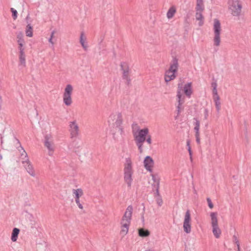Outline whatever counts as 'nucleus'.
Listing matches in <instances>:
<instances>
[{"mask_svg": "<svg viewBox=\"0 0 251 251\" xmlns=\"http://www.w3.org/2000/svg\"><path fill=\"white\" fill-rule=\"evenodd\" d=\"M10 11L12 12V16L14 20H16L17 18L18 12L16 10L13 8H11Z\"/></svg>", "mask_w": 251, "mask_h": 251, "instance_id": "2f4dec72", "label": "nucleus"}, {"mask_svg": "<svg viewBox=\"0 0 251 251\" xmlns=\"http://www.w3.org/2000/svg\"><path fill=\"white\" fill-rule=\"evenodd\" d=\"M206 200H207V203H208V205L209 206V207L210 208V209H212L214 207V205H213V204L210 199V198H207L206 199Z\"/></svg>", "mask_w": 251, "mask_h": 251, "instance_id": "e433bc0d", "label": "nucleus"}, {"mask_svg": "<svg viewBox=\"0 0 251 251\" xmlns=\"http://www.w3.org/2000/svg\"><path fill=\"white\" fill-rule=\"evenodd\" d=\"M20 230L18 228L14 227L12 231L11 239L13 242H16L18 239Z\"/></svg>", "mask_w": 251, "mask_h": 251, "instance_id": "412c9836", "label": "nucleus"}, {"mask_svg": "<svg viewBox=\"0 0 251 251\" xmlns=\"http://www.w3.org/2000/svg\"><path fill=\"white\" fill-rule=\"evenodd\" d=\"M73 86L71 84H67L65 88L63 94V102L67 106L70 105L72 103L71 95L73 92Z\"/></svg>", "mask_w": 251, "mask_h": 251, "instance_id": "6e6552de", "label": "nucleus"}, {"mask_svg": "<svg viewBox=\"0 0 251 251\" xmlns=\"http://www.w3.org/2000/svg\"><path fill=\"white\" fill-rule=\"evenodd\" d=\"M168 70H167L165 73V80L166 82H168L172 80H174L176 77V74L177 72H175L172 71L170 73H168Z\"/></svg>", "mask_w": 251, "mask_h": 251, "instance_id": "6ab92c4d", "label": "nucleus"}, {"mask_svg": "<svg viewBox=\"0 0 251 251\" xmlns=\"http://www.w3.org/2000/svg\"><path fill=\"white\" fill-rule=\"evenodd\" d=\"M196 10L197 11H202L204 10L203 4L197 3Z\"/></svg>", "mask_w": 251, "mask_h": 251, "instance_id": "72a5a7b5", "label": "nucleus"}, {"mask_svg": "<svg viewBox=\"0 0 251 251\" xmlns=\"http://www.w3.org/2000/svg\"><path fill=\"white\" fill-rule=\"evenodd\" d=\"M176 12V8L174 6H171L167 13V16L168 19L173 18Z\"/></svg>", "mask_w": 251, "mask_h": 251, "instance_id": "a878e982", "label": "nucleus"}, {"mask_svg": "<svg viewBox=\"0 0 251 251\" xmlns=\"http://www.w3.org/2000/svg\"><path fill=\"white\" fill-rule=\"evenodd\" d=\"M126 163L125 164L124 171V180L127 184L129 188L131 187L132 181V176L133 174V170L132 167V162L130 158L126 159Z\"/></svg>", "mask_w": 251, "mask_h": 251, "instance_id": "7ed1b4c3", "label": "nucleus"}, {"mask_svg": "<svg viewBox=\"0 0 251 251\" xmlns=\"http://www.w3.org/2000/svg\"><path fill=\"white\" fill-rule=\"evenodd\" d=\"M197 3L203 4V0H197Z\"/></svg>", "mask_w": 251, "mask_h": 251, "instance_id": "de8ad7c7", "label": "nucleus"}, {"mask_svg": "<svg viewBox=\"0 0 251 251\" xmlns=\"http://www.w3.org/2000/svg\"><path fill=\"white\" fill-rule=\"evenodd\" d=\"M142 220L143 221V222L144 221V215H143L142 216Z\"/></svg>", "mask_w": 251, "mask_h": 251, "instance_id": "603ef678", "label": "nucleus"}, {"mask_svg": "<svg viewBox=\"0 0 251 251\" xmlns=\"http://www.w3.org/2000/svg\"><path fill=\"white\" fill-rule=\"evenodd\" d=\"M49 42L50 43H51V44L52 45V46L53 45L54 43H53V41H52V38H49Z\"/></svg>", "mask_w": 251, "mask_h": 251, "instance_id": "49530a36", "label": "nucleus"}, {"mask_svg": "<svg viewBox=\"0 0 251 251\" xmlns=\"http://www.w3.org/2000/svg\"><path fill=\"white\" fill-rule=\"evenodd\" d=\"M69 126L71 128V134L72 137H76L78 133V126L76 123V122H71Z\"/></svg>", "mask_w": 251, "mask_h": 251, "instance_id": "a211bd4d", "label": "nucleus"}, {"mask_svg": "<svg viewBox=\"0 0 251 251\" xmlns=\"http://www.w3.org/2000/svg\"><path fill=\"white\" fill-rule=\"evenodd\" d=\"M217 83L216 82H212L211 83V86L213 87L212 93L213 94H217L218 93L217 90Z\"/></svg>", "mask_w": 251, "mask_h": 251, "instance_id": "f704fd0d", "label": "nucleus"}, {"mask_svg": "<svg viewBox=\"0 0 251 251\" xmlns=\"http://www.w3.org/2000/svg\"><path fill=\"white\" fill-rule=\"evenodd\" d=\"M217 215L216 212H211L210 214L212 232L215 237L218 238L221 234V231L218 226Z\"/></svg>", "mask_w": 251, "mask_h": 251, "instance_id": "0eeeda50", "label": "nucleus"}, {"mask_svg": "<svg viewBox=\"0 0 251 251\" xmlns=\"http://www.w3.org/2000/svg\"><path fill=\"white\" fill-rule=\"evenodd\" d=\"M182 88H183L182 90L185 96L187 98H190L193 94L192 82H190L185 84L184 86H183Z\"/></svg>", "mask_w": 251, "mask_h": 251, "instance_id": "2eb2a0df", "label": "nucleus"}, {"mask_svg": "<svg viewBox=\"0 0 251 251\" xmlns=\"http://www.w3.org/2000/svg\"><path fill=\"white\" fill-rule=\"evenodd\" d=\"M24 152L25 153V158L26 159L25 161H23V164H25V167L26 170L27 172L31 176H35L34 171L32 165L30 163L29 161L28 160V156L27 153L25 152V151L24 150Z\"/></svg>", "mask_w": 251, "mask_h": 251, "instance_id": "f8f14e48", "label": "nucleus"}, {"mask_svg": "<svg viewBox=\"0 0 251 251\" xmlns=\"http://www.w3.org/2000/svg\"><path fill=\"white\" fill-rule=\"evenodd\" d=\"M75 202L77 204V206L80 209L83 208V206L81 203H80L79 201V199H75Z\"/></svg>", "mask_w": 251, "mask_h": 251, "instance_id": "a19ab883", "label": "nucleus"}, {"mask_svg": "<svg viewBox=\"0 0 251 251\" xmlns=\"http://www.w3.org/2000/svg\"><path fill=\"white\" fill-rule=\"evenodd\" d=\"M156 202L159 206H161L163 204V200L161 196L158 197L156 200Z\"/></svg>", "mask_w": 251, "mask_h": 251, "instance_id": "c9c22d12", "label": "nucleus"}, {"mask_svg": "<svg viewBox=\"0 0 251 251\" xmlns=\"http://www.w3.org/2000/svg\"><path fill=\"white\" fill-rule=\"evenodd\" d=\"M149 133V130L147 127L138 129L136 132H133L136 144L140 153L143 152V145Z\"/></svg>", "mask_w": 251, "mask_h": 251, "instance_id": "f03ea898", "label": "nucleus"}, {"mask_svg": "<svg viewBox=\"0 0 251 251\" xmlns=\"http://www.w3.org/2000/svg\"><path fill=\"white\" fill-rule=\"evenodd\" d=\"M202 11H197L196 13V19L197 20L199 21V26H202L204 24V17L201 13Z\"/></svg>", "mask_w": 251, "mask_h": 251, "instance_id": "5701e85b", "label": "nucleus"}, {"mask_svg": "<svg viewBox=\"0 0 251 251\" xmlns=\"http://www.w3.org/2000/svg\"><path fill=\"white\" fill-rule=\"evenodd\" d=\"M146 251H152L151 249L146 250Z\"/></svg>", "mask_w": 251, "mask_h": 251, "instance_id": "864d4df0", "label": "nucleus"}, {"mask_svg": "<svg viewBox=\"0 0 251 251\" xmlns=\"http://www.w3.org/2000/svg\"><path fill=\"white\" fill-rule=\"evenodd\" d=\"M133 210V208L131 205L127 206L122 218L123 222L126 221L129 222V221H131Z\"/></svg>", "mask_w": 251, "mask_h": 251, "instance_id": "4468645a", "label": "nucleus"}, {"mask_svg": "<svg viewBox=\"0 0 251 251\" xmlns=\"http://www.w3.org/2000/svg\"><path fill=\"white\" fill-rule=\"evenodd\" d=\"M25 34L27 37H31L33 36V27L30 24H28L26 26Z\"/></svg>", "mask_w": 251, "mask_h": 251, "instance_id": "393cba45", "label": "nucleus"}, {"mask_svg": "<svg viewBox=\"0 0 251 251\" xmlns=\"http://www.w3.org/2000/svg\"><path fill=\"white\" fill-rule=\"evenodd\" d=\"M154 161L150 156L145 157L144 160V166L145 169L150 172H152Z\"/></svg>", "mask_w": 251, "mask_h": 251, "instance_id": "ddd939ff", "label": "nucleus"}, {"mask_svg": "<svg viewBox=\"0 0 251 251\" xmlns=\"http://www.w3.org/2000/svg\"><path fill=\"white\" fill-rule=\"evenodd\" d=\"M208 117V110L207 108H205L204 110V120H206Z\"/></svg>", "mask_w": 251, "mask_h": 251, "instance_id": "ea45409f", "label": "nucleus"}, {"mask_svg": "<svg viewBox=\"0 0 251 251\" xmlns=\"http://www.w3.org/2000/svg\"><path fill=\"white\" fill-rule=\"evenodd\" d=\"M2 156L1 155V154H0V159H2Z\"/></svg>", "mask_w": 251, "mask_h": 251, "instance_id": "5fc2aeb1", "label": "nucleus"}, {"mask_svg": "<svg viewBox=\"0 0 251 251\" xmlns=\"http://www.w3.org/2000/svg\"><path fill=\"white\" fill-rule=\"evenodd\" d=\"M51 138L52 137L50 134L45 135L44 137V146L49 150V155H52L54 151L53 143Z\"/></svg>", "mask_w": 251, "mask_h": 251, "instance_id": "9b49d317", "label": "nucleus"}, {"mask_svg": "<svg viewBox=\"0 0 251 251\" xmlns=\"http://www.w3.org/2000/svg\"><path fill=\"white\" fill-rule=\"evenodd\" d=\"M229 9L234 16H239L241 14L242 6L239 0H228Z\"/></svg>", "mask_w": 251, "mask_h": 251, "instance_id": "39448f33", "label": "nucleus"}, {"mask_svg": "<svg viewBox=\"0 0 251 251\" xmlns=\"http://www.w3.org/2000/svg\"><path fill=\"white\" fill-rule=\"evenodd\" d=\"M55 30H53L51 32L50 38H53V35H54V34L55 33Z\"/></svg>", "mask_w": 251, "mask_h": 251, "instance_id": "09e8293b", "label": "nucleus"}, {"mask_svg": "<svg viewBox=\"0 0 251 251\" xmlns=\"http://www.w3.org/2000/svg\"><path fill=\"white\" fill-rule=\"evenodd\" d=\"M183 80L180 78L179 82L177 84V89L176 92V99L178 102V105L176 106L177 115L175 117V119H177V117L179 116L181 112V106L184 102V97L182 98L181 91H182Z\"/></svg>", "mask_w": 251, "mask_h": 251, "instance_id": "20e7f679", "label": "nucleus"}, {"mask_svg": "<svg viewBox=\"0 0 251 251\" xmlns=\"http://www.w3.org/2000/svg\"><path fill=\"white\" fill-rule=\"evenodd\" d=\"M233 242L236 244L238 251H240V244L239 241L236 235L233 236Z\"/></svg>", "mask_w": 251, "mask_h": 251, "instance_id": "473e14b6", "label": "nucleus"}, {"mask_svg": "<svg viewBox=\"0 0 251 251\" xmlns=\"http://www.w3.org/2000/svg\"><path fill=\"white\" fill-rule=\"evenodd\" d=\"M191 220L190 211L187 210L185 213L183 222V229L186 233H190L191 231Z\"/></svg>", "mask_w": 251, "mask_h": 251, "instance_id": "9d476101", "label": "nucleus"}, {"mask_svg": "<svg viewBox=\"0 0 251 251\" xmlns=\"http://www.w3.org/2000/svg\"><path fill=\"white\" fill-rule=\"evenodd\" d=\"M213 98L214 101L215 102V104L216 106V109L218 112H219L221 108V102L220 101V97L217 94H213Z\"/></svg>", "mask_w": 251, "mask_h": 251, "instance_id": "aec40b11", "label": "nucleus"}, {"mask_svg": "<svg viewBox=\"0 0 251 251\" xmlns=\"http://www.w3.org/2000/svg\"><path fill=\"white\" fill-rule=\"evenodd\" d=\"M188 151L189 152V156H192L193 152L191 147H189V148H188Z\"/></svg>", "mask_w": 251, "mask_h": 251, "instance_id": "c03bdc74", "label": "nucleus"}, {"mask_svg": "<svg viewBox=\"0 0 251 251\" xmlns=\"http://www.w3.org/2000/svg\"><path fill=\"white\" fill-rule=\"evenodd\" d=\"M86 39V38L84 36V32H81L80 36V43L85 50H87L88 47L87 43L85 42Z\"/></svg>", "mask_w": 251, "mask_h": 251, "instance_id": "b1692460", "label": "nucleus"}, {"mask_svg": "<svg viewBox=\"0 0 251 251\" xmlns=\"http://www.w3.org/2000/svg\"><path fill=\"white\" fill-rule=\"evenodd\" d=\"M151 176H152V180H153V181H154V182H156V183H157V181H159V180L158 179H157V178H156V177H155V175H151Z\"/></svg>", "mask_w": 251, "mask_h": 251, "instance_id": "37998d69", "label": "nucleus"}, {"mask_svg": "<svg viewBox=\"0 0 251 251\" xmlns=\"http://www.w3.org/2000/svg\"><path fill=\"white\" fill-rule=\"evenodd\" d=\"M18 39V43H25V40L23 38V34L22 32H20L17 36Z\"/></svg>", "mask_w": 251, "mask_h": 251, "instance_id": "c756f323", "label": "nucleus"}, {"mask_svg": "<svg viewBox=\"0 0 251 251\" xmlns=\"http://www.w3.org/2000/svg\"><path fill=\"white\" fill-rule=\"evenodd\" d=\"M74 194L75 195V199H79V198L82 196L83 191L81 189H77L76 190H73Z\"/></svg>", "mask_w": 251, "mask_h": 251, "instance_id": "c85d7f7f", "label": "nucleus"}, {"mask_svg": "<svg viewBox=\"0 0 251 251\" xmlns=\"http://www.w3.org/2000/svg\"><path fill=\"white\" fill-rule=\"evenodd\" d=\"M130 224V221H129V222L126 221V223H124V222H123L122 221H121V224H122V227L125 228L126 232H128Z\"/></svg>", "mask_w": 251, "mask_h": 251, "instance_id": "7c9ffc66", "label": "nucleus"}, {"mask_svg": "<svg viewBox=\"0 0 251 251\" xmlns=\"http://www.w3.org/2000/svg\"><path fill=\"white\" fill-rule=\"evenodd\" d=\"M120 67L121 70L123 71L122 78L123 79L126 80V84L128 86L131 85V79L128 76L129 71L128 65L125 62L121 63Z\"/></svg>", "mask_w": 251, "mask_h": 251, "instance_id": "1a4fd4ad", "label": "nucleus"}, {"mask_svg": "<svg viewBox=\"0 0 251 251\" xmlns=\"http://www.w3.org/2000/svg\"><path fill=\"white\" fill-rule=\"evenodd\" d=\"M178 67V59L176 56H173V59L171 62L170 68L168 70V73H170V72L172 71L175 72H177Z\"/></svg>", "mask_w": 251, "mask_h": 251, "instance_id": "f3484780", "label": "nucleus"}, {"mask_svg": "<svg viewBox=\"0 0 251 251\" xmlns=\"http://www.w3.org/2000/svg\"><path fill=\"white\" fill-rule=\"evenodd\" d=\"M213 29L214 32V45L216 46H219L221 42L220 34L221 27L220 21L217 19H214Z\"/></svg>", "mask_w": 251, "mask_h": 251, "instance_id": "423d86ee", "label": "nucleus"}, {"mask_svg": "<svg viewBox=\"0 0 251 251\" xmlns=\"http://www.w3.org/2000/svg\"><path fill=\"white\" fill-rule=\"evenodd\" d=\"M29 15H28L26 16V18H25L26 20L27 21V23H28L27 21H28V19H29Z\"/></svg>", "mask_w": 251, "mask_h": 251, "instance_id": "8fccbe9b", "label": "nucleus"}, {"mask_svg": "<svg viewBox=\"0 0 251 251\" xmlns=\"http://www.w3.org/2000/svg\"><path fill=\"white\" fill-rule=\"evenodd\" d=\"M109 118L113 121L115 120L110 127V132L112 133L113 138L115 139V134L117 129L121 135L124 133V128L122 126L123 123V116L121 112H118L117 115L111 114Z\"/></svg>", "mask_w": 251, "mask_h": 251, "instance_id": "f257e3e1", "label": "nucleus"}, {"mask_svg": "<svg viewBox=\"0 0 251 251\" xmlns=\"http://www.w3.org/2000/svg\"><path fill=\"white\" fill-rule=\"evenodd\" d=\"M152 186L155 188V192L154 193V197H158L161 196L159 193V181H157V183L152 184Z\"/></svg>", "mask_w": 251, "mask_h": 251, "instance_id": "cd10ccee", "label": "nucleus"}, {"mask_svg": "<svg viewBox=\"0 0 251 251\" xmlns=\"http://www.w3.org/2000/svg\"><path fill=\"white\" fill-rule=\"evenodd\" d=\"M194 120L196 121L194 123V130L195 131V137L196 139V142L198 144H200V122L197 118H194Z\"/></svg>", "mask_w": 251, "mask_h": 251, "instance_id": "dca6fc26", "label": "nucleus"}, {"mask_svg": "<svg viewBox=\"0 0 251 251\" xmlns=\"http://www.w3.org/2000/svg\"><path fill=\"white\" fill-rule=\"evenodd\" d=\"M149 144L151 145L152 143V140H151V135H149V134H148L146 138V141Z\"/></svg>", "mask_w": 251, "mask_h": 251, "instance_id": "4c0bfd02", "label": "nucleus"}, {"mask_svg": "<svg viewBox=\"0 0 251 251\" xmlns=\"http://www.w3.org/2000/svg\"><path fill=\"white\" fill-rule=\"evenodd\" d=\"M19 61L21 65L25 66V50L19 51Z\"/></svg>", "mask_w": 251, "mask_h": 251, "instance_id": "bb28decb", "label": "nucleus"}, {"mask_svg": "<svg viewBox=\"0 0 251 251\" xmlns=\"http://www.w3.org/2000/svg\"><path fill=\"white\" fill-rule=\"evenodd\" d=\"M25 43H18V49L19 50V51H24L25 50V48L24 47V44Z\"/></svg>", "mask_w": 251, "mask_h": 251, "instance_id": "58836bf2", "label": "nucleus"}, {"mask_svg": "<svg viewBox=\"0 0 251 251\" xmlns=\"http://www.w3.org/2000/svg\"><path fill=\"white\" fill-rule=\"evenodd\" d=\"M138 235L141 237H147L150 235V232L148 229L140 228L138 229Z\"/></svg>", "mask_w": 251, "mask_h": 251, "instance_id": "4be33fe9", "label": "nucleus"}, {"mask_svg": "<svg viewBox=\"0 0 251 251\" xmlns=\"http://www.w3.org/2000/svg\"><path fill=\"white\" fill-rule=\"evenodd\" d=\"M186 146L187 148H189V147H191L190 146V140L188 139L186 141Z\"/></svg>", "mask_w": 251, "mask_h": 251, "instance_id": "a18cd8bd", "label": "nucleus"}, {"mask_svg": "<svg viewBox=\"0 0 251 251\" xmlns=\"http://www.w3.org/2000/svg\"><path fill=\"white\" fill-rule=\"evenodd\" d=\"M128 232H126V228L124 227H122V230L121 231V233L124 235H126Z\"/></svg>", "mask_w": 251, "mask_h": 251, "instance_id": "79ce46f5", "label": "nucleus"}, {"mask_svg": "<svg viewBox=\"0 0 251 251\" xmlns=\"http://www.w3.org/2000/svg\"><path fill=\"white\" fill-rule=\"evenodd\" d=\"M190 159L191 162L193 161L192 155V156H190Z\"/></svg>", "mask_w": 251, "mask_h": 251, "instance_id": "3c124183", "label": "nucleus"}]
</instances>
